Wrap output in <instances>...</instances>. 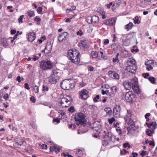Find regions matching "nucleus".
Listing matches in <instances>:
<instances>
[{
    "mask_svg": "<svg viewBox=\"0 0 157 157\" xmlns=\"http://www.w3.org/2000/svg\"><path fill=\"white\" fill-rule=\"evenodd\" d=\"M123 145L124 148H126L127 147H128L129 148L131 147V146L128 143H125L123 144Z\"/></svg>",
    "mask_w": 157,
    "mask_h": 157,
    "instance_id": "43",
    "label": "nucleus"
},
{
    "mask_svg": "<svg viewBox=\"0 0 157 157\" xmlns=\"http://www.w3.org/2000/svg\"><path fill=\"white\" fill-rule=\"evenodd\" d=\"M99 98V95H97L96 96H95L94 98V102H97L98 101V100Z\"/></svg>",
    "mask_w": 157,
    "mask_h": 157,
    "instance_id": "49",
    "label": "nucleus"
},
{
    "mask_svg": "<svg viewBox=\"0 0 157 157\" xmlns=\"http://www.w3.org/2000/svg\"><path fill=\"white\" fill-rule=\"evenodd\" d=\"M100 128L101 125H97L95 122H94L93 124L92 129L94 131V133H98L100 132Z\"/></svg>",
    "mask_w": 157,
    "mask_h": 157,
    "instance_id": "12",
    "label": "nucleus"
},
{
    "mask_svg": "<svg viewBox=\"0 0 157 157\" xmlns=\"http://www.w3.org/2000/svg\"><path fill=\"white\" fill-rule=\"evenodd\" d=\"M108 121L110 124H112L115 120V118H109Z\"/></svg>",
    "mask_w": 157,
    "mask_h": 157,
    "instance_id": "53",
    "label": "nucleus"
},
{
    "mask_svg": "<svg viewBox=\"0 0 157 157\" xmlns=\"http://www.w3.org/2000/svg\"><path fill=\"white\" fill-rule=\"evenodd\" d=\"M68 111L69 112L72 113L75 111L74 108L73 106H71L68 109Z\"/></svg>",
    "mask_w": 157,
    "mask_h": 157,
    "instance_id": "48",
    "label": "nucleus"
},
{
    "mask_svg": "<svg viewBox=\"0 0 157 157\" xmlns=\"http://www.w3.org/2000/svg\"><path fill=\"white\" fill-rule=\"evenodd\" d=\"M1 43L3 46L5 47H7L8 45L7 39L6 38L2 39L1 40Z\"/></svg>",
    "mask_w": 157,
    "mask_h": 157,
    "instance_id": "23",
    "label": "nucleus"
},
{
    "mask_svg": "<svg viewBox=\"0 0 157 157\" xmlns=\"http://www.w3.org/2000/svg\"><path fill=\"white\" fill-rule=\"evenodd\" d=\"M154 131L152 130L147 129L146 131V134L148 136H151V134L153 133Z\"/></svg>",
    "mask_w": 157,
    "mask_h": 157,
    "instance_id": "33",
    "label": "nucleus"
},
{
    "mask_svg": "<svg viewBox=\"0 0 157 157\" xmlns=\"http://www.w3.org/2000/svg\"><path fill=\"white\" fill-rule=\"evenodd\" d=\"M133 25L132 22H129L128 24L125 26V28L128 31L132 29L133 27Z\"/></svg>",
    "mask_w": 157,
    "mask_h": 157,
    "instance_id": "28",
    "label": "nucleus"
},
{
    "mask_svg": "<svg viewBox=\"0 0 157 157\" xmlns=\"http://www.w3.org/2000/svg\"><path fill=\"white\" fill-rule=\"evenodd\" d=\"M125 123L128 125H132L134 124V121L132 118H124Z\"/></svg>",
    "mask_w": 157,
    "mask_h": 157,
    "instance_id": "21",
    "label": "nucleus"
},
{
    "mask_svg": "<svg viewBox=\"0 0 157 157\" xmlns=\"http://www.w3.org/2000/svg\"><path fill=\"white\" fill-rule=\"evenodd\" d=\"M42 7H38L37 9V12L39 13H41L42 12Z\"/></svg>",
    "mask_w": 157,
    "mask_h": 157,
    "instance_id": "52",
    "label": "nucleus"
},
{
    "mask_svg": "<svg viewBox=\"0 0 157 157\" xmlns=\"http://www.w3.org/2000/svg\"><path fill=\"white\" fill-rule=\"evenodd\" d=\"M9 98V95L8 94H4L3 96V98L6 100H7Z\"/></svg>",
    "mask_w": 157,
    "mask_h": 157,
    "instance_id": "54",
    "label": "nucleus"
},
{
    "mask_svg": "<svg viewBox=\"0 0 157 157\" xmlns=\"http://www.w3.org/2000/svg\"><path fill=\"white\" fill-rule=\"evenodd\" d=\"M60 148L57 147L55 146V151L56 153H58L60 151Z\"/></svg>",
    "mask_w": 157,
    "mask_h": 157,
    "instance_id": "59",
    "label": "nucleus"
},
{
    "mask_svg": "<svg viewBox=\"0 0 157 157\" xmlns=\"http://www.w3.org/2000/svg\"><path fill=\"white\" fill-rule=\"evenodd\" d=\"M19 144L20 145H26V142L24 140H21V141H20L19 142Z\"/></svg>",
    "mask_w": 157,
    "mask_h": 157,
    "instance_id": "58",
    "label": "nucleus"
},
{
    "mask_svg": "<svg viewBox=\"0 0 157 157\" xmlns=\"http://www.w3.org/2000/svg\"><path fill=\"white\" fill-rule=\"evenodd\" d=\"M85 115L82 113H76L74 118H85Z\"/></svg>",
    "mask_w": 157,
    "mask_h": 157,
    "instance_id": "24",
    "label": "nucleus"
},
{
    "mask_svg": "<svg viewBox=\"0 0 157 157\" xmlns=\"http://www.w3.org/2000/svg\"><path fill=\"white\" fill-rule=\"evenodd\" d=\"M87 41L86 40L82 41L80 44V45L83 48L86 47V46H87Z\"/></svg>",
    "mask_w": 157,
    "mask_h": 157,
    "instance_id": "37",
    "label": "nucleus"
},
{
    "mask_svg": "<svg viewBox=\"0 0 157 157\" xmlns=\"http://www.w3.org/2000/svg\"><path fill=\"white\" fill-rule=\"evenodd\" d=\"M34 90L36 93H38V92L39 91V87L38 86H35L34 87Z\"/></svg>",
    "mask_w": 157,
    "mask_h": 157,
    "instance_id": "50",
    "label": "nucleus"
},
{
    "mask_svg": "<svg viewBox=\"0 0 157 157\" xmlns=\"http://www.w3.org/2000/svg\"><path fill=\"white\" fill-rule=\"evenodd\" d=\"M140 22V21L139 20L138 17L136 16L135 17V20L134 21V23L135 24H139Z\"/></svg>",
    "mask_w": 157,
    "mask_h": 157,
    "instance_id": "38",
    "label": "nucleus"
},
{
    "mask_svg": "<svg viewBox=\"0 0 157 157\" xmlns=\"http://www.w3.org/2000/svg\"><path fill=\"white\" fill-rule=\"evenodd\" d=\"M109 25L112 26L115 24L116 19L114 18H112L111 19H109Z\"/></svg>",
    "mask_w": 157,
    "mask_h": 157,
    "instance_id": "29",
    "label": "nucleus"
},
{
    "mask_svg": "<svg viewBox=\"0 0 157 157\" xmlns=\"http://www.w3.org/2000/svg\"><path fill=\"white\" fill-rule=\"evenodd\" d=\"M68 37V33L64 32L60 34L58 38V40L60 42H63L66 40Z\"/></svg>",
    "mask_w": 157,
    "mask_h": 157,
    "instance_id": "6",
    "label": "nucleus"
},
{
    "mask_svg": "<svg viewBox=\"0 0 157 157\" xmlns=\"http://www.w3.org/2000/svg\"><path fill=\"white\" fill-rule=\"evenodd\" d=\"M106 113V116H109L110 117L112 113V110L109 107H107L104 109Z\"/></svg>",
    "mask_w": 157,
    "mask_h": 157,
    "instance_id": "22",
    "label": "nucleus"
},
{
    "mask_svg": "<svg viewBox=\"0 0 157 157\" xmlns=\"http://www.w3.org/2000/svg\"><path fill=\"white\" fill-rule=\"evenodd\" d=\"M119 55V53H117L116 56L115 58H113V61L114 63L118 62L119 61L118 56Z\"/></svg>",
    "mask_w": 157,
    "mask_h": 157,
    "instance_id": "36",
    "label": "nucleus"
},
{
    "mask_svg": "<svg viewBox=\"0 0 157 157\" xmlns=\"http://www.w3.org/2000/svg\"><path fill=\"white\" fill-rule=\"evenodd\" d=\"M79 54V52L78 50L75 49H70L68 51L67 57L71 62L75 64H78L79 63L80 61Z\"/></svg>",
    "mask_w": 157,
    "mask_h": 157,
    "instance_id": "1",
    "label": "nucleus"
},
{
    "mask_svg": "<svg viewBox=\"0 0 157 157\" xmlns=\"http://www.w3.org/2000/svg\"><path fill=\"white\" fill-rule=\"evenodd\" d=\"M149 144L151 146H154L155 145L154 142L153 141H149Z\"/></svg>",
    "mask_w": 157,
    "mask_h": 157,
    "instance_id": "62",
    "label": "nucleus"
},
{
    "mask_svg": "<svg viewBox=\"0 0 157 157\" xmlns=\"http://www.w3.org/2000/svg\"><path fill=\"white\" fill-rule=\"evenodd\" d=\"M153 69V67L151 65H149L146 67V70L147 71H149L150 70H152Z\"/></svg>",
    "mask_w": 157,
    "mask_h": 157,
    "instance_id": "63",
    "label": "nucleus"
},
{
    "mask_svg": "<svg viewBox=\"0 0 157 157\" xmlns=\"http://www.w3.org/2000/svg\"><path fill=\"white\" fill-rule=\"evenodd\" d=\"M130 83L131 84H132L131 86L132 87L138 85V79L136 77H134L131 79Z\"/></svg>",
    "mask_w": 157,
    "mask_h": 157,
    "instance_id": "19",
    "label": "nucleus"
},
{
    "mask_svg": "<svg viewBox=\"0 0 157 157\" xmlns=\"http://www.w3.org/2000/svg\"><path fill=\"white\" fill-rule=\"evenodd\" d=\"M71 79L64 80L60 83L61 88L64 90H69L71 89L74 87L75 85L70 82Z\"/></svg>",
    "mask_w": 157,
    "mask_h": 157,
    "instance_id": "2",
    "label": "nucleus"
},
{
    "mask_svg": "<svg viewBox=\"0 0 157 157\" xmlns=\"http://www.w3.org/2000/svg\"><path fill=\"white\" fill-rule=\"evenodd\" d=\"M107 140H104L102 141V145L104 146H106L108 144V141Z\"/></svg>",
    "mask_w": 157,
    "mask_h": 157,
    "instance_id": "45",
    "label": "nucleus"
},
{
    "mask_svg": "<svg viewBox=\"0 0 157 157\" xmlns=\"http://www.w3.org/2000/svg\"><path fill=\"white\" fill-rule=\"evenodd\" d=\"M77 124H81L84 126L87 123L86 118H74Z\"/></svg>",
    "mask_w": 157,
    "mask_h": 157,
    "instance_id": "8",
    "label": "nucleus"
},
{
    "mask_svg": "<svg viewBox=\"0 0 157 157\" xmlns=\"http://www.w3.org/2000/svg\"><path fill=\"white\" fill-rule=\"evenodd\" d=\"M136 129V127L134 124L130 125L127 128V130L128 131V132L127 133L128 134V133H132Z\"/></svg>",
    "mask_w": 157,
    "mask_h": 157,
    "instance_id": "20",
    "label": "nucleus"
},
{
    "mask_svg": "<svg viewBox=\"0 0 157 157\" xmlns=\"http://www.w3.org/2000/svg\"><path fill=\"white\" fill-rule=\"evenodd\" d=\"M57 72L56 70H52L51 73V76H58L57 75Z\"/></svg>",
    "mask_w": 157,
    "mask_h": 157,
    "instance_id": "40",
    "label": "nucleus"
},
{
    "mask_svg": "<svg viewBox=\"0 0 157 157\" xmlns=\"http://www.w3.org/2000/svg\"><path fill=\"white\" fill-rule=\"evenodd\" d=\"M116 3L115 4L118 7L121 4V0H116Z\"/></svg>",
    "mask_w": 157,
    "mask_h": 157,
    "instance_id": "47",
    "label": "nucleus"
},
{
    "mask_svg": "<svg viewBox=\"0 0 157 157\" xmlns=\"http://www.w3.org/2000/svg\"><path fill=\"white\" fill-rule=\"evenodd\" d=\"M121 110V108L120 105H116L113 109V114L115 118H117Z\"/></svg>",
    "mask_w": 157,
    "mask_h": 157,
    "instance_id": "7",
    "label": "nucleus"
},
{
    "mask_svg": "<svg viewBox=\"0 0 157 157\" xmlns=\"http://www.w3.org/2000/svg\"><path fill=\"white\" fill-rule=\"evenodd\" d=\"M55 146L54 145L53 147H50V152H52L55 151Z\"/></svg>",
    "mask_w": 157,
    "mask_h": 157,
    "instance_id": "57",
    "label": "nucleus"
},
{
    "mask_svg": "<svg viewBox=\"0 0 157 157\" xmlns=\"http://www.w3.org/2000/svg\"><path fill=\"white\" fill-rule=\"evenodd\" d=\"M40 63V68L43 70L51 69L53 67V63L49 60H43Z\"/></svg>",
    "mask_w": 157,
    "mask_h": 157,
    "instance_id": "4",
    "label": "nucleus"
},
{
    "mask_svg": "<svg viewBox=\"0 0 157 157\" xmlns=\"http://www.w3.org/2000/svg\"><path fill=\"white\" fill-rule=\"evenodd\" d=\"M60 118H53V122H56L57 123H59L60 122Z\"/></svg>",
    "mask_w": 157,
    "mask_h": 157,
    "instance_id": "51",
    "label": "nucleus"
},
{
    "mask_svg": "<svg viewBox=\"0 0 157 157\" xmlns=\"http://www.w3.org/2000/svg\"><path fill=\"white\" fill-rule=\"evenodd\" d=\"M132 88L135 93L138 94L140 93V90L139 89L138 85L132 87Z\"/></svg>",
    "mask_w": 157,
    "mask_h": 157,
    "instance_id": "26",
    "label": "nucleus"
},
{
    "mask_svg": "<svg viewBox=\"0 0 157 157\" xmlns=\"http://www.w3.org/2000/svg\"><path fill=\"white\" fill-rule=\"evenodd\" d=\"M48 86L47 85H43V86L42 90L43 91H48Z\"/></svg>",
    "mask_w": 157,
    "mask_h": 157,
    "instance_id": "42",
    "label": "nucleus"
},
{
    "mask_svg": "<svg viewBox=\"0 0 157 157\" xmlns=\"http://www.w3.org/2000/svg\"><path fill=\"white\" fill-rule=\"evenodd\" d=\"M88 92L87 90L84 89L83 90L80 92H79V94L80 97L82 99H86L88 97Z\"/></svg>",
    "mask_w": 157,
    "mask_h": 157,
    "instance_id": "9",
    "label": "nucleus"
},
{
    "mask_svg": "<svg viewBox=\"0 0 157 157\" xmlns=\"http://www.w3.org/2000/svg\"><path fill=\"white\" fill-rule=\"evenodd\" d=\"M98 53L96 51H93L91 53V56L93 58H96L98 56Z\"/></svg>",
    "mask_w": 157,
    "mask_h": 157,
    "instance_id": "30",
    "label": "nucleus"
},
{
    "mask_svg": "<svg viewBox=\"0 0 157 157\" xmlns=\"http://www.w3.org/2000/svg\"><path fill=\"white\" fill-rule=\"evenodd\" d=\"M86 21L89 24L92 23V17H88L86 18Z\"/></svg>",
    "mask_w": 157,
    "mask_h": 157,
    "instance_id": "35",
    "label": "nucleus"
},
{
    "mask_svg": "<svg viewBox=\"0 0 157 157\" xmlns=\"http://www.w3.org/2000/svg\"><path fill=\"white\" fill-rule=\"evenodd\" d=\"M41 19L37 16H36L34 19V21L37 22L40 21H41Z\"/></svg>",
    "mask_w": 157,
    "mask_h": 157,
    "instance_id": "64",
    "label": "nucleus"
},
{
    "mask_svg": "<svg viewBox=\"0 0 157 157\" xmlns=\"http://www.w3.org/2000/svg\"><path fill=\"white\" fill-rule=\"evenodd\" d=\"M76 155L78 156H81L83 154V151L80 149H79L76 151Z\"/></svg>",
    "mask_w": 157,
    "mask_h": 157,
    "instance_id": "34",
    "label": "nucleus"
},
{
    "mask_svg": "<svg viewBox=\"0 0 157 157\" xmlns=\"http://www.w3.org/2000/svg\"><path fill=\"white\" fill-rule=\"evenodd\" d=\"M30 100L33 102L35 103L36 102V99L33 96H32L30 98Z\"/></svg>",
    "mask_w": 157,
    "mask_h": 157,
    "instance_id": "60",
    "label": "nucleus"
},
{
    "mask_svg": "<svg viewBox=\"0 0 157 157\" xmlns=\"http://www.w3.org/2000/svg\"><path fill=\"white\" fill-rule=\"evenodd\" d=\"M28 15L30 17L34 16V13L33 11H30L28 13Z\"/></svg>",
    "mask_w": 157,
    "mask_h": 157,
    "instance_id": "39",
    "label": "nucleus"
},
{
    "mask_svg": "<svg viewBox=\"0 0 157 157\" xmlns=\"http://www.w3.org/2000/svg\"><path fill=\"white\" fill-rule=\"evenodd\" d=\"M135 97L134 94L131 91H129L125 94L124 98L126 101L129 102L132 101Z\"/></svg>",
    "mask_w": 157,
    "mask_h": 157,
    "instance_id": "5",
    "label": "nucleus"
},
{
    "mask_svg": "<svg viewBox=\"0 0 157 157\" xmlns=\"http://www.w3.org/2000/svg\"><path fill=\"white\" fill-rule=\"evenodd\" d=\"M116 131L117 133H118V135H122V133L121 132V130L119 127H118L116 129Z\"/></svg>",
    "mask_w": 157,
    "mask_h": 157,
    "instance_id": "44",
    "label": "nucleus"
},
{
    "mask_svg": "<svg viewBox=\"0 0 157 157\" xmlns=\"http://www.w3.org/2000/svg\"><path fill=\"white\" fill-rule=\"evenodd\" d=\"M108 73L110 77L115 79H118L119 78V75L115 71H109Z\"/></svg>",
    "mask_w": 157,
    "mask_h": 157,
    "instance_id": "15",
    "label": "nucleus"
},
{
    "mask_svg": "<svg viewBox=\"0 0 157 157\" xmlns=\"http://www.w3.org/2000/svg\"><path fill=\"white\" fill-rule=\"evenodd\" d=\"M147 153L146 151H142L141 152L140 154V155L142 156V157H144L145 155H146Z\"/></svg>",
    "mask_w": 157,
    "mask_h": 157,
    "instance_id": "56",
    "label": "nucleus"
},
{
    "mask_svg": "<svg viewBox=\"0 0 157 157\" xmlns=\"http://www.w3.org/2000/svg\"><path fill=\"white\" fill-rule=\"evenodd\" d=\"M72 99L69 96L66 97H63L59 100V105L62 107H66L69 106L72 102Z\"/></svg>",
    "mask_w": 157,
    "mask_h": 157,
    "instance_id": "3",
    "label": "nucleus"
},
{
    "mask_svg": "<svg viewBox=\"0 0 157 157\" xmlns=\"http://www.w3.org/2000/svg\"><path fill=\"white\" fill-rule=\"evenodd\" d=\"M52 46L50 42L47 43L45 49L44 51H45L46 53H50L52 50Z\"/></svg>",
    "mask_w": 157,
    "mask_h": 157,
    "instance_id": "16",
    "label": "nucleus"
},
{
    "mask_svg": "<svg viewBox=\"0 0 157 157\" xmlns=\"http://www.w3.org/2000/svg\"><path fill=\"white\" fill-rule=\"evenodd\" d=\"M104 138L108 140L111 141L113 139H115V136L113 135L112 133L108 132L105 135Z\"/></svg>",
    "mask_w": 157,
    "mask_h": 157,
    "instance_id": "13",
    "label": "nucleus"
},
{
    "mask_svg": "<svg viewBox=\"0 0 157 157\" xmlns=\"http://www.w3.org/2000/svg\"><path fill=\"white\" fill-rule=\"evenodd\" d=\"M123 86L126 90H130L132 88L131 83L128 81H125L124 82Z\"/></svg>",
    "mask_w": 157,
    "mask_h": 157,
    "instance_id": "18",
    "label": "nucleus"
},
{
    "mask_svg": "<svg viewBox=\"0 0 157 157\" xmlns=\"http://www.w3.org/2000/svg\"><path fill=\"white\" fill-rule=\"evenodd\" d=\"M117 90V87L113 86L110 88V92H109V95L111 97H113L114 96Z\"/></svg>",
    "mask_w": 157,
    "mask_h": 157,
    "instance_id": "17",
    "label": "nucleus"
},
{
    "mask_svg": "<svg viewBox=\"0 0 157 157\" xmlns=\"http://www.w3.org/2000/svg\"><path fill=\"white\" fill-rule=\"evenodd\" d=\"M24 16L23 15H22L18 19V21L19 22V24H21L22 23V20L24 18Z\"/></svg>",
    "mask_w": 157,
    "mask_h": 157,
    "instance_id": "41",
    "label": "nucleus"
},
{
    "mask_svg": "<svg viewBox=\"0 0 157 157\" xmlns=\"http://www.w3.org/2000/svg\"><path fill=\"white\" fill-rule=\"evenodd\" d=\"M136 65H129L128 66L126 67L127 70L132 74H134L136 72Z\"/></svg>",
    "mask_w": 157,
    "mask_h": 157,
    "instance_id": "11",
    "label": "nucleus"
},
{
    "mask_svg": "<svg viewBox=\"0 0 157 157\" xmlns=\"http://www.w3.org/2000/svg\"><path fill=\"white\" fill-rule=\"evenodd\" d=\"M59 77L58 76H51L50 75L49 79V81L52 83H56L58 80H59Z\"/></svg>",
    "mask_w": 157,
    "mask_h": 157,
    "instance_id": "14",
    "label": "nucleus"
},
{
    "mask_svg": "<svg viewBox=\"0 0 157 157\" xmlns=\"http://www.w3.org/2000/svg\"><path fill=\"white\" fill-rule=\"evenodd\" d=\"M127 63L128 65H135L136 62L135 60L133 58H129L127 61Z\"/></svg>",
    "mask_w": 157,
    "mask_h": 157,
    "instance_id": "25",
    "label": "nucleus"
},
{
    "mask_svg": "<svg viewBox=\"0 0 157 157\" xmlns=\"http://www.w3.org/2000/svg\"><path fill=\"white\" fill-rule=\"evenodd\" d=\"M41 147L43 149H46L47 148V145L45 144H42L41 145Z\"/></svg>",
    "mask_w": 157,
    "mask_h": 157,
    "instance_id": "61",
    "label": "nucleus"
},
{
    "mask_svg": "<svg viewBox=\"0 0 157 157\" xmlns=\"http://www.w3.org/2000/svg\"><path fill=\"white\" fill-rule=\"evenodd\" d=\"M92 23H96L99 21V17L96 15L92 17Z\"/></svg>",
    "mask_w": 157,
    "mask_h": 157,
    "instance_id": "27",
    "label": "nucleus"
},
{
    "mask_svg": "<svg viewBox=\"0 0 157 157\" xmlns=\"http://www.w3.org/2000/svg\"><path fill=\"white\" fill-rule=\"evenodd\" d=\"M101 93L103 95L106 94V95L109 94V90H101Z\"/></svg>",
    "mask_w": 157,
    "mask_h": 157,
    "instance_id": "46",
    "label": "nucleus"
},
{
    "mask_svg": "<svg viewBox=\"0 0 157 157\" xmlns=\"http://www.w3.org/2000/svg\"><path fill=\"white\" fill-rule=\"evenodd\" d=\"M104 24L107 25H109V19L106 20L104 22Z\"/></svg>",
    "mask_w": 157,
    "mask_h": 157,
    "instance_id": "55",
    "label": "nucleus"
},
{
    "mask_svg": "<svg viewBox=\"0 0 157 157\" xmlns=\"http://www.w3.org/2000/svg\"><path fill=\"white\" fill-rule=\"evenodd\" d=\"M148 79L149 81L152 84H155V81L156 78L152 76H150L148 78Z\"/></svg>",
    "mask_w": 157,
    "mask_h": 157,
    "instance_id": "31",
    "label": "nucleus"
},
{
    "mask_svg": "<svg viewBox=\"0 0 157 157\" xmlns=\"http://www.w3.org/2000/svg\"><path fill=\"white\" fill-rule=\"evenodd\" d=\"M26 35L28 36V40L30 42L33 41L36 38L35 33L33 32L29 33Z\"/></svg>",
    "mask_w": 157,
    "mask_h": 157,
    "instance_id": "10",
    "label": "nucleus"
},
{
    "mask_svg": "<svg viewBox=\"0 0 157 157\" xmlns=\"http://www.w3.org/2000/svg\"><path fill=\"white\" fill-rule=\"evenodd\" d=\"M66 113L65 112L63 111H60V112L59 115V117H61L63 118H67V117L65 115Z\"/></svg>",
    "mask_w": 157,
    "mask_h": 157,
    "instance_id": "32",
    "label": "nucleus"
}]
</instances>
